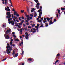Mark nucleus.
Returning <instances> with one entry per match:
<instances>
[{
    "label": "nucleus",
    "mask_w": 65,
    "mask_h": 65,
    "mask_svg": "<svg viewBox=\"0 0 65 65\" xmlns=\"http://www.w3.org/2000/svg\"><path fill=\"white\" fill-rule=\"evenodd\" d=\"M21 18L22 19V20H24V16H22Z\"/></svg>",
    "instance_id": "39"
},
{
    "label": "nucleus",
    "mask_w": 65,
    "mask_h": 65,
    "mask_svg": "<svg viewBox=\"0 0 65 65\" xmlns=\"http://www.w3.org/2000/svg\"><path fill=\"white\" fill-rule=\"evenodd\" d=\"M27 11L29 13V9L28 7H27Z\"/></svg>",
    "instance_id": "24"
},
{
    "label": "nucleus",
    "mask_w": 65,
    "mask_h": 65,
    "mask_svg": "<svg viewBox=\"0 0 65 65\" xmlns=\"http://www.w3.org/2000/svg\"><path fill=\"white\" fill-rule=\"evenodd\" d=\"M2 26L3 28H5L6 27V25H2Z\"/></svg>",
    "instance_id": "25"
},
{
    "label": "nucleus",
    "mask_w": 65,
    "mask_h": 65,
    "mask_svg": "<svg viewBox=\"0 0 65 65\" xmlns=\"http://www.w3.org/2000/svg\"><path fill=\"white\" fill-rule=\"evenodd\" d=\"M6 35V34H5L4 35V36L6 39H9V37L8 35H6V37H5V35Z\"/></svg>",
    "instance_id": "4"
},
{
    "label": "nucleus",
    "mask_w": 65,
    "mask_h": 65,
    "mask_svg": "<svg viewBox=\"0 0 65 65\" xmlns=\"http://www.w3.org/2000/svg\"><path fill=\"white\" fill-rule=\"evenodd\" d=\"M58 13L59 14H61V13H60V10H58Z\"/></svg>",
    "instance_id": "22"
},
{
    "label": "nucleus",
    "mask_w": 65,
    "mask_h": 65,
    "mask_svg": "<svg viewBox=\"0 0 65 65\" xmlns=\"http://www.w3.org/2000/svg\"><path fill=\"white\" fill-rule=\"evenodd\" d=\"M41 14H42V11H41L40 12V13H39V18L40 19H41V17L40 16H41Z\"/></svg>",
    "instance_id": "9"
},
{
    "label": "nucleus",
    "mask_w": 65,
    "mask_h": 65,
    "mask_svg": "<svg viewBox=\"0 0 65 65\" xmlns=\"http://www.w3.org/2000/svg\"><path fill=\"white\" fill-rule=\"evenodd\" d=\"M10 19H8V21H10V20H12V18H9Z\"/></svg>",
    "instance_id": "19"
},
{
    "label": "nucleus",
    "mask_w": 65,
    "mask_h": 65,
    "mask_svg": "<svg viewBox=\"0 0 65 65\" xmlns=\"http://www.w3.org/2000/svg\"><path fill=\"white\" fill-rule=\"evenodd\" d=\"M35 28H38V27L37 26H35Z\"/></svg>",
    "instance_id": "60"
},
{
    "label": "nucleus",
    "mask_w": 65,
    "mask_h": 65,
    "mask_svg": "<svg viewBox=\"0 0 65 65\" xmlns=\"http://www.w3.org/2000/svg\"><path fill=\"white\" fill-rule=\"evenodd\" d=\"M38 22H41V21H42V20H40L39 21L38 20Z\"/></svg>",
    "instance_id": "38"
},
{
    "label": "nucleus",
    "mask_w": 65,
    "mask_h": 65,
    "mask_svg": "<svg viewBox=\"0 0 65 65\" xmlns=\"http://www.w3.org/2000/svg\"><path fill=\"white\" fill-rule=\"evenodd\" d=\"M22 53H21L20 54L21 55H23L24 54V50H23L22 51Z\"/></svg>",
    "instance_id": "20"
},
{
    "label": "nucleus",
    "mask_w": 65,
    "mask_h": 65,
    "mask_svg": "<svg viewBox=\"0 0 65 65\" xmlns=\"http://www.w3.org/2000/svg\"><path fill=\"white\" fill-rule=\"evenodd\" d=\"M65 10V8H61V10H62V11L63 10Z\"/></svg>",
    "instance_id": "26"
},
{
    "label": "nucleus",
    "mask_w": 65,
    "mask_h": 65,
    "mask_svg": "<svg viewBox=\"0 0 65 65\" xmlns=\"http://www.w3.org/2000/svg\"><path fill=\"white\" fill-rule=\"evenodd\" d=\"M12 11H13L15 12H14V15H16V14H17V12H15V10H14V9L13 8L12 9Z\"/></svg>",
    "instance_id": "6"
},
{
    "label": "nucleus",
    "mask_w": 65,
    "mask_h": 65,
    "mask_svg": "<svg viewBox=\"0 0 65 65\" xmlns=\"http://www.w3.org/2000/svg\"><path fill=\"white\" fill-rule=\"evenodd\" d=\"M7 9H9V7H8V6H7Z\"/></svg>",
    "instance_id": "63"
},
{
    "label": "nucleus",
    "mask_w": 65,
    "mask_h": 65,
    "mask_svg": "<svg viewBox=\"0 0 65 65\" xmlns=\"http://www.w3.org/2000/svg\"><path fill=\"white\" fill-rule=\"evenodd\" d=\"M27 20L28 21H30V19H29V18L28 17L27 18Z\"/></svg>",
    "instance_id": "36"
},
{
    "label": "nucleus",
    "mask_w": 65,
    "mask_h": 65,
    "mask_svg": "<svg viewBox=\"0 0 65 65\" xmlns=\"http://www.w3.org/2000/svg\"><path fill=\"white\" fill-rule=\"evenodd\" d=\"M46 27H48V24H46L45 25Z\"/></svg>",
    "instance_id": "59"
},
{
    "label": "nucleus",
    "mask_w": 65,
    "mask_h": 65,
    "mask_svg": "<svg viewBox=\"0 0 65 65\" xmlns=\"http://www.w3.org/2000/svg\"><path fill=\"white\" fill-rule=\"evenodd\" d=\"M36 7L37 8V9H39L40 8L39 7V5H38V6H36Z\"/></svg>",
    "instance_id": "15"
},
{
    "label": "nucleus",
    "mask_w": 65,
    "mask_h": 65,
    "mask_svg": "<svg viewBox=\"0 0 65 65\" xmlns=\"http://www.w3.org/2000/svg\"><path fill=\"white\" fill-rule=\"evenodd\" d=\"M6 58H5V59H4L3 60H2V61H5V60H6Z\"/></svg>",
    "instance_id": "48"
},
{
    "label": "nucleus",
    "mask_w": 65,
    "mask_h": 65,
    "mask_svg": "<svg viewBox=\"0 0 65 65\" xmlns=\"http://www.w3.org/2000/svg\"><path fill=\"white\" fill-rule=\"evenodd\" d=\"M15 41H20V40H19V39H16L15 40Z\"/></svg>",
    "instance_id": "28"
},
{
    "label": "nucleus",
    "mask_w": 65,
    "mask_h": 65,
    "mask_svg": "<svg viewBox=\"0 0 65 65\" xmlns=\"http://www.w3.org/2000/svg\"><path fill=\"white\" fill-rule=\"evenodd\" d=\"M11 41H13V39H11Z\"/></svg>",
    "instance_id": "62"
},
{
    "label": "nucleus",
    "mask_w": 65,
    "mask_h": 65,
    "mask_svg": "<svg viewBox=\"0 0 65 65\" xmlns=\"http://www.w3.org/2000/svg\"><path fill=\"white\" fill-rule=\"evenodd\" d=\"M14 22H13L12 21V23H11L12 25H14Z\"/></svg>",
    "instance_id": "16"
},
{
    "label": "nucleus",
    "mask_w": 65,
    "mask_h": 65,
    "mask_svg": "<svg viewBox=\"0 0 65 65\" xmlns=\"http://www.w3.org/2000/svg\"><path fill=\"white\" fill-rule=\"evenodd\" d=\"M28 20H26V21H25V22H28Z\"/></svg>",
    "instance_id": "61"
},
{
    "label": "nucleus",
    "mask_w": 65,
    "mask_h": 65,
    "mask_svg": "<svg viewBox=\"0 0 65 65\" xmlns=\"http://www.w3.org/2000/svg\"><path fill=\"white\" fill-rule=\"evenodd\" d=\"M12 21H9V24H11V23H12Z\"/></svg>",
    "instance_id": "33"
},
{
    "label": "nucleus",
    "mask_w": 65,
    "mask_h": 65,
    "mask_svg": "<svg viewBox=\"0 0 65 65\" xmlns=\"http://www.w3.org/2000/svg\"><path fill=\"white\" fill-rule=\"evenodd\" d=\"M37 15V14L36 13V12H35L34 15V17H36Z\"/></svg>",
    "instance_id": "13"
},
{
    "label": "nucleus",
    "mask_w": 65,
    "mask_h": 65,
    "mask_svg": "<svg viewBox=\"0 0 65 65\" xmlns=\"http://www.w3.org/2000/svg\"><path fill=\"white\" fill-rule=\"evenodd\" d=\"M18 54H15L14 56V58H15L16 57H18Z\"/></svg>",
    "instance_id": "23"
},
{
    "label": "nucleus",
    "mask_w": 65,
    "mask_h": 65,
    "mask_svg": "<svg viewBox=\"0 0 65 65\" xmlns=\"http://www.w3.org/2000/svg\"><path fill=\"white\" fill-rule=\"evenodd\" d=\"M10 9H8L7 10V11H9H9H10Z\"/></svg>",
    "instance_id": "32"
},
{
    "label": "nucleus",
    "mask_w": 65,
    "mask_h": 65,
    "mask_svg": "<svg viewBox=\"0 0 65 65\" xmlns=\"http://www.w3.org/2000/svg\"><path fill=\"white\" fill-rule=\"evenodd\" d=\"M12 18H14L13 15V14H12Z\"/></svg>",
    "instance_id": "47"
},
{
    "label": "nucleus",
    "mask_w": 65,
    "mask_h": 65,
    "mask_svg": "<svg viewBox=\"0 0 65 65\" xmlns=\"http://www.w3.org/2000/svg\"><path fill=\"white\" fill-rule=\"evenodd\" d=\"M25 31H27L28 30V28H25Z\"/></svg>",
    "instance_id": "31"
},
{
    "label": "nucleus",
    "mask_w": 65,
    "mask_h": 65,
    "mask_svg": "<svg viewBox=\"0 0 65 65\" xmlns=\"http://www.w3.org/2000/svg\"><path fill=\"white\" fill-rule=\"evenodd\" d=\"M18 24H19V25H22V23H19Z\"/></svg>",
    "instance_id": "55"
},
{
    "label": "nucleus",
    "mask_w": 65,
    "mask_h": 65,
    "mask_svg": "<svg viewBox=\"0 0 65 65\" xmlns=\"http://www.w3.org/2000/svg\"><path fill=\"white\" fill-rule=\"evenodd\" d=\"M28 28H29L30 29H32V27L31 26H28Z\"/></svg>",
    "instance_id": "40"
},
{
    "label": "nucleus",
    "mask_w": 65,
    "mask_h": 65,
    "mask_svg": "<svg viewBox=\"0 0 65 65\" xmlns=\"http://www.w3.org/2000/svg\"><path fill=\"white\" fill-rule=\"evenodd\" d=\"M40 8L41 9H40L39 10H38V12H39V13H40L41 11H42V10L41 9L42 8V6H40Z\"/></svg>",
    "instance_id": "7"
},
{
    "label": "nucleus",
    "mask_w": 65,
    "mask_h": 65,
    "mask_svg": "<svg viewBox=\"0 0 65 65\" xmlns=\"http://www.w3.org/2000/svg\"><path fill=\"white\" fill-rule=\"evenodd\" d=\"M25 14L26 17H27V18L30 17V16L29 15H27V13L25 12Z\"/></svg>",
    "instance_id": "11"
},
{
    "label": "nucleus",
    "mask_w": 65,
    "mask_h": 65,
    "mask_svg": "<svg viewBox=\"0 0 65 65\" xmlns=\"http://www.w3.org/2000/svg\"><path fill=\"white\" fill-rule=\"evenodd\" d=\"M24 22V20H22V21L21 22V23H23V22Z\"/></svg>",
    "instance_id": "56"
},
{
    "label": "nucleus",
    "mask_w": 65,
    "mask_h": 65,
    "mask_svg": "<svg viewBox=\"0 0 65 65\" xmlns=\"http://www.w3.org/2000/svg\"><path fill=\"white\" fill-rule=\"evenodd\" d=\"M13 20L15 22H16V20H15V19L13 18Z\"/></svg>",
    "instance_id": "52"
},
{
    "label": "nucleus",
    "mask_w": 65,
    "mask_h": 65,
    "mask_svg": "<svg viewBox=\"0 0 65 65\" xmlns=\"http://www.w3.org/2000/svg\"><path fill=\"white\" fill-rule=\"evenodd\" d=\"M7 47H8V48H9V51H11V50H12V49L13 47L12 46H7Z\"/></svg>",
    "instance_id": "5"
},
{
    "label": "nucleus",
    "mask_w": 65,
    "mask_h": 65,
    "mask_svg": "<svg viewBox=\"0 0 65 65\" xmlns=\"http://www.w3.org/2000/svg\"><path fill=\"white\" fill-rule=\"evenodd\" d=\"M24 12V10H21V13H23V12Z\"/></svg>",
    "instance_id": "34"
},
{
    "label": "nucleus",
    "mask_w": 65,
    "mask_h": 65,
    "mask_svg": "<svg viewBox=\"0 0 65 65\" xmlns=\"http://www.w3.org/2000/svg\"><path fill=\"white\" fill-rule=\"evenodd\" d=\"M19 18V20H20V21H22V20L21 19V17H20V18Z\"/></svg>",
    "instance_id": "46"
},
{
    "label": "nucleus",
    "mask_w": 65,
    "mask_h": 65,
    "mask_svg": "<svg viewBox=\"0 0 65 65\" xmlns=\"http://www.w3.org/2000/svg\"><path fill=\"white\" fill-rule=\"evenodd\" d=\"M18 27L19 28H21V26H20V25H18Z\"/></svg>",
    "instance_id": "44"
},
{
    "label": "nucleus",
    "mask_w": 65,
    "mask_h": 65,
    "mask_svg": "<svg viewBox=\"0 0 65 65\" xmlns=\"http://www.w3.org/2000/svg\"><path fill=\"white\" fill-rule=\"evenodd\" d=\"M33 31H36V29H35V28H33Z\"/></svg>",
    "instance_id": "45"
},
{
    "label": "nucleus",
    "mask_w": 65,
    "mask_h": 65,
    "mask_svg": "<svg viewBox=\"0 0 65 65\" xmlns=\"http://www.w3.org/2000/svg\"><path fill=\"white\" fill-rule=\"evenodd\" d=\"M19 46H21V45H22V44H21V43L20 42L19 43Z\"/></svg>",
    "instance_id": "42"
},
{
    "label": "nucleus",
    "mask_w": 65,
    "mask_h": 65,
    "mask_svg": "<svg viewBox=\"0 0 65 65\" xmlns=\"http://www.w3.org/2000/svg\"><path fill=\"white\" fill-rule=\"evenodd\" d=\"M33 33H35V32H36V31L35 30V31H32Z\"/></svg>",
    "instance_id": "54"
},
{
    "label": "nucleus",
    "mask_w": 65,
    "mask_h": 65,
    "mask_svg": "<svg viewBox=\"0 0 65 65\" xmlns=\"http://www.w3.org/2000/svg\"><path fill=\"white\" fill-rule=\"evenodd\" d=\"M34 1H35V2H36V3L38 2V0H34Z\"/></svg>",
    "instance_id": "27"
},
{
    "label": "nucleus",
    "mask_w": 65,
    "mask_h": 65,
    "mask_svg": "<svg viewBox=\"0 0 65 65\" xmlns=\"http://www.w3.org/2000/svg\"><path fill=\"white\" fill-rule=\"evenodd\" d=\"M29 19H30V20H31V19H32V17H29Z\"/></svg>",
    "instance_id": "51"
},
{
    "label": "nucleus",
    "mask_w": 65,
    "mask_h": 65,
    "mask_svg": "<svg viewBox=\"0 0 65 65\" xmlns=\"http://www.w3.org/2000/svg\"><path fill=\"white\" fill-rule=\"evenodd\" d=\"M10 45L11 46H12V42L11 41L10 43Z\"/></svg>",
    "instance_id": "18"
},
{
    "label": "nucleus",
    "mask_w": 65,
    "mask_h": 65,
    "mask_svg": "<svg viewBox=\"0 0 65 65\" xmlns=\"http://www.w3.org/2000/svg\"><path fill=\"white\" fill-rule=\"evenodd\" d=\"M15 34V32H13L12 33V34H13V35H14Z\"/></svg>",
    "instance_id": "58"
},
{
    "label": "nucleus",
    "mask_w": 65,
    "mask_h": 65,
    "mask_svg": "<svg viewBox=\"0 0 65 65\" xmlns=\"http://www.w3.org/2000/svg\"><path fill=\"white\" fill-rule=\"evenodd\" d=\"M15 53V52H14V50H13V53H12V55H14Z\"/></svg>",
    "instance_id": "17"
},
{
    "label": "nucleus",
    "mask_w": 65,
    "mask_h": 65,
    "mask_svg": "<svg viewBox=\"0 0 65 65\" xmlns=\"http://www.w3.org/2000/svg\"><path fill=\"white\" fill-rule=\"evenodd\" d=\"M13 36L15 38H16V36L15 35H13Z\"/></svg>",
    "instance_id": "37"
},
{
    "label": "nucleus",
    "mask_w": 65,
    "mask_h": 65,
    "mask_svg": "<svg viewBox=\"0 0 65 65\" xmlns=\"http://www.w3.org/2000/svg\"><path fill=\"white\" fill-rule=\"evenodd\" d=\"M37 4L38 5H40V4L39 3H37Z\"/></svg>",
    "instance_id": "57"
},
{
    "label": "nucleus",
    "mask_w": 65,
    "mask_h": 65,
    "mask_svg": "<svg viewBox=\"0 0 65 65\" xmlns=\"http://www.w3.org/2000/svg\"><path fill=\"white\" fill-rule=\"evenodd\" d=\"M27 61H33V58H29L28 59Z\"/></svg>",
    "instance_id": "10"
},
{
    "label": "nucleus",
    "mask_w": 65,
    "mask_h": 65,
    "mask_svg": "<svg viewBox=\"0 0 65 65\" xmlns=\"http://www.w3.org/2000/svg\"><path fill=\"white\" fill-rule=\"evenodd\" d=\"M46 19L47 21H50V18H48V17L46 18Z\"/></svg>",
    "instance_id": "21"
},
{
    "label": "nucleus",
    "mask_w": 65,
    "mask_h": 65,
    "mask_svg": "<svg viewBox=\"0 0 65 65\" xmlns=\"http://www.w3.org/2000/svg\"><path fill=\"white\" fill-rule=\"evenodd\" d=\"M59 62V60H58L56 61L54 63L55 65H56L57 63V62Z\"/></svg>",
    "instance_id": "14"
},
{
    "label": "nucleus",
    "mask_w": 65,
    "mask_h": 65,
    "mask_svg": "<svg viewBox=\"0 0 65 65\" xmlns=\"http://www.w3.org/2000/svg\"><path fill=\"white\" fill-rule=\"evenodd\" d=\"M43 22L44 23H46V22H47V21H43Z\"/></svg>",
    "instance_id": "35"
},
{
    "label": "nucleus",
    "mask_w": 65,
    "mask_h": 65,
    "mask_svg": "<svg viewBox=\"0 0 65 65\" xmlns=\"http://www.w3.org/2000/svg\"><path fill=\"white\" fill-rule=\"evenodd\" d=\"M30 16H31V17H33V15L32 14H30Z\"/></svg>",
    "instance_id": "43"
},
{
    "label": "nucleus",
    "mask_w": 65,
    "mask_h": 65,
    "mask_svg": "<svg viewBox=\"0 0 65 65\" xmlns=\"http://www.w3.org/2000/svg\"><path fill=\"white\" fill-rule=\"evenodd\" d=\"M6 48H7L6 51V52H7L6 53L7 54H9L10 53V51H9V50L8 48V47H7V46L6 47Z\"/></svg>",
    "instance_id": "3"
},
{
    "label": "nucleus",
    "mask_w": 65,
    "mask_h": 65,
    "mask_svg": "<svg viewBox=\"0 0 65 65\" xmlns=\"http://www.w3.org/2000/svg\"><path fill=\"white\" fill-rule=\"evenodd\" d=\"M10 14V12H7L6 13V15L8 16H9L8 17V18L9 19L11 17V15Z\"/></svg>",
    "instance_id": "1"
},
{
    "label": "nucleus",
    "mask_w": 65,
    "mask_h": 65,
    "mask_svg": "<svg viewBox=\"0 0 65 65\" xmlns=\"http://www.w3.org/2000/svg\"><path fill=\"white\" fill-rule=\"evenodd\" d=\"M37 25V26H38V27H39V24H38Z\"/></svg>",
    "instance_id": "53"
},
{
    "label": "nucleus",
    "mask_w": 65,
    "mask_h": 65,
    "mask_svg": "<svg viewBox=\"0 0 65 65\" xmlns=\"http://www.w3.org/2000/svg\"><path fill=\"white\" fill-rule=\"evenodd\" d=\"M60 54L59 53H58V54L57 55V57H58V56H60Z\"/></svg>",
    "instance_id": "29"
},
{
    "label": "nucleus",
    "mask_w": 65,
    "mask_h": 65,
    "mask_svg": "<svg viewBox=\"0 0 65 65\" xmlns=\"http://www.w3.org/2000/svg\"><path fill=\"white\" fill-rule=\"evenodd\" d=\"M7 8H6V7H5V10H7Z\"/></svg>",
    "instance_id": "64"
},
{
    "label": "nucleus",
    "mask_w": 65,
    "mask_h": 65,
    "mask_svg": "<svg viewBox=\"0 0 65 65\" xmlns=\"http://www.w3.org/2000/svg\"><path fill=\"white\" fill-rule=\"evenodd\" d=\"M31 25L33 27H34L35 26V24H31Z\"/></svg>",
    "instance_id": "30"
},
{
    "label": "nucleus",
    "mask_w": 65,
    "mask_h": 65,
    "mask_svg": "<svg viewBox=\"0 0 65 65\" xmlns=\"http://www.w3.org/2000/svg\"><path fill=\"white\" fill-rule=\"evenodd\" d=\"M10 30H7V31H6V32L5 33L6 34H8V33H10Z\"/></svg>",
    "instance_id": "8"
},
{
    "label": "nucleus",
    "mask_w": 65,
    "mask_h": 65,
    "mask_svg": "<svg viewBox=\"0 0 65 65\" xmlns=\"http://www.w3.org/2000/svg\"><path fill=\"white\" fill-rule=\"evenodd\" d=\"M25 35H26V36H25V37L26 38V39H29V35H28V32H26L25 34Z\"/></svg>",
    "instance_id": "2"
},
{
    "label": "nucleus",
    "mask_w": 65,
    "mask_h": 65,
    "mask_svg": "<svg viewBox=\"0 0 65 65\" xmlns=\"http://www.w3.org/2000/svg\"><path fill=\"white\" fill-rule=\"evenodd\" d=\"M26 25H29V22H27L26 23Z\"/></svg>",
    "instance_id": "50"
},
{
    "label": "nucleus",
    "mask_w": 65,
    "mask_h": 65,
    "mask_svg": "<svg viewBox=\"0 0 65 65\" xmlns=\"http://www.w3.org/2000/svg\"><path fill=\"white\" fill-rule=\"evenodd\" d=\"M16 16H17V17H19V15L18 14H16Z\"/></svg>",
    "instance_id": "49"
},
{
    "label": "nucleus",
    "mask_w": 65,
    "mask_h": 65,
    "mask_svg": "<svg viewBox=\"0 0 65 65\" xmlns=\"http://www.w3.org/2000/svg\"><path fill=\"white\" fill-rule=\"evenodd\" d=\"M14 18L16 20H18V18H17V17L15 16H14Z\"/></svg>",
    "instance_id": "41"
},
{
    "label": "nucleus",
    "mask_w": 65,
    "mask_h": 65,
    "mask_svg": "<svg viewBox=\"0 0 65 65\" xmlns=\"http://www.w3.org/2000/svg\"><path fill=\"white\" fill-rule=\"evenodd\" d=\"M49 25H52V24H53V21H52L50 20V21H49Z\"/></svg>",
    "instance_id": "12"
}]
</instances>
